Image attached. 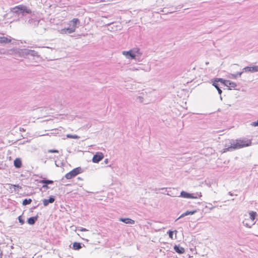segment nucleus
<instances>
[{"label":"nucleus","instance_id":"obj_34","mask_svg":"<svg viewBox=\"0 0 258 258\" xmlns=\"http://www.w3.org/2000/svg\"><path fill=\"white\" fill-rule=\"evenodd\" d=\"M48 153H58V151L55 149H50L48 151Z\"/></svg>","mask_w":258,"mask_h":258},{"label":"nucleus","instance_id":"obj_26","mask_svg":"<svg viewBox=\"0 0 258 258\" xmlns=\"http://www.w3.org/2000/svg\"><path fill=\"white\" fill-rule=\"evenodd\" d=\"M218 83L219 82L217 81V78H215L212 81V85L214 86L216 89H219V86Z\"/></svg>","mask_w":258,"mask_h":258},{"label":"nucleus","instance_id":"obj_29","mask_svg":"<svg viewBox=\"0 0 258 258\" xmlns=\"http://www.w3.org/2000/svg\"><path fill=\"white\" fill-rule=\"evenodd\" d=\"M175 232L176 233L177 232V231L176 230H175L174 231H171V230H168V232H167V233L169 235V237L171 238V239H173V233L174 232Z\"/></svg>","mask_w":258,"mask_h":258},{"label":"nucleus","instance_id":"obj_23","mask_svg":"<svg viewBox=\"0 0 258 258\" xmlns=\"http://www.w3.org/2000/svg\"><path fill=\"white\" fill-rule=\"evenodd\" d=\"M243 73V71L238 72L235 74H230L229 78L231 79H236L238 77H240L242 74Z\"/></svg>","mask_w":258,"mask_h":258},{"label":"nucleus","instance_id":"obj_6","mask_svg":"<svg viewBox=\"0 0 258 258\" xmlns=\"http://www.w3.org/2000/svg\"><path fill=\"white\" fill-rule=\"evenodd\" d=\"M122 53L125 55L126 57L128 59H138L139 57V55L134 52L132 49L127 51H123Z\"/></svg>","mask_w":258,"mask_h":258},{"label":"nucleus","instance_id":"obj_33","mask_svg":"<svg viewBox=\"0 0 258 258\" xmlns=\"http://www.w3.org/2000/svg\"><path fill=\"white\" fill-rule=\"evenodd\" d=\"M250 125L253 126H258V119L255 121L252 122Z\"/></svg>","mask_w":258,"mask_h":258},{"label":"nucleus","instance_id":"obj_16","mask_svg":"<svg viewBox=\"0 0 258 258\" xmlns=\"http://www.w3.org/2000/svg\"><path fill=\"white\" fill-rule=\"evenodd\" d=\"M11 42V39L5 36L0 37V44L5 45Z\"/></svg>","mask_w":258,"mask_h":258},{"label":"nucleus","instance_id":"obj_31","mask_svg":"<svg viewBox=\"0 0 258 258\" xmlns=\"http://www.w3.org/2000/svg\"><path fill=\"white\" fill-rule=\"evenodd\" d=\"M19 222L21 223V225H23L25 223L24 220L23 219L22 216H20L18 217Z\"/></svg>","mask_w":258,"mask_h":258},{"label":"nucleus","instance_id":"obj_38","mask_svg":"<svg viewBox=\"0 0 258 258\" xmlns=\"http://www.w3.org/2000/svg\"><path fill=\"white\" fill-rule=\"evenodd\" d=\"M42 187L44 188H48L49 187L48 186V184H43V185H42Z\"/></svg>","mask_w":258,"mask_h":258},{"label":"nucleus","instance_id":"obj_8","mask_svg":"<svg viewBox=\"0 0 258 258\" xmlns=\"http://www.w3.org/2000/svg\"><path fill=\"white\" fill-rule=\"evenodd\" d=\"M242 71L243 73H254L258 72V66H255L253 67H246L243 69Z\"/></svg>","mask_w":258,"mask_h":258},{"label":"nucleus","instance_id":"obj_25","mask_svg":"<svg viewBox=\"0 0 258 258\" xmlns=\"http://www.w3.org/2000/svg\"><path fill=\"white\" fill-rule=\"evenodd\" d=\"M132 50L134 51V52L136 53L137 54L139 55V57H138V60L139 59H140V57H141L142 53L141 52H140V49L138 48H136L132 49Z\"/></svg>","mask_w":258,"mask_h":258},{"label":"nucleus","instance_id":"obj_20","mask_svg":"<svg viewBox=\"0 0 258 258\" xmlns=\"http://www.w3.org/2000/svg\"><path fill=\"white\" fill-rule=\"evenodd\" d=\"M82 247V243L78 242H74L72 247V248L74 250H79Z\"/></svg>","mask_w":258,"mask_h":258},{"label":"nucleus","instance_id":"obj_43","mask_svg":"<svg viewBox=\"0 0 258 258\" xmlns=\"http://www.w3.org/2000/svg\"><path fill=\"white\" fill-rule=\"evenodd\" d=\"M199 197H202V195H201V193H200V195H199Z\"/></svg>","mask_w":258,"mask_h":258},{"label":"nucleus","instance_id":"obj_5","mask_svg":"<svg viewBox=\"0 0 258 258\" xmlns=\"http://www.w3.org/2000/svg\"><path fill=\"white\" fill-rule=\"evenodd\" d=\"M13 51L16 56L21 57H26L28 55V49L15 48L13 49Z\"/></svg>","mask_w":258,"mask_h":258},{"label":"nucleus","instance_id":"obj_1","mask_svg":"<svg viewBox=\"0 0 258 258\" xmlns=\"http://www.w3.org/2000/svg\"><path fill=\"white\" fill-rule=\"evenodd\" d=\"M229 143L230 144V145L225 146V148H224L222 151V153L232 151L234 150L240 149L245 147H248L251 145V142L250 140L245 141L236 140L234 141L232 140L230 141Z\"/></svg>","mask_w":258,"mask_h":258},{"label":"nucleus","instance_id":"obj_7","mask_svg":"<svg viewBox=\"0 0 258 258\" xmlns=\"http://www.w3.org/2000/svg\"><path fill=\"white\" fill-rule=\"evenodd\" d=\"M104 157V155L101 152H97L92 158V162L94 163H98L102 160Z\"/></svg>","mask_w":258,"mask_h":258},{"label":"nucleus","instance_id":"obj_19","mask_svg":"<svg viewBox=\"0 0 258 258\" xmlns=\"http://www.w3.org/2000/svg\"><path fill=\"white\" fill-rule=\"evenodd\" d=\"M14 165L16 168H20L22 165V161L20 158H17L14 161Z\"/></svg>","mask_w":258,"mask_h":258},{"label":"nucleus","instance_id":"obj_39","mask_svg":"<svg viewBox=\"0 0 258 258\" xmlns=\"http://www.w3.org/2000/svg\"><path fill=\"white\" fill-rule=\"evenodd\" d=\"M228 195L231 196H233L234 195L233 194V193H232L231 191H229L228 192Z\"/></svg>","mask_w":258,"mask_h":258},{"label":"nucleus","instance_id":"obj_36","mask_svg":"<svg viewBox=\"0 0 258 258\" xmlns=\"http://www.w3.org/2000/svg\"><path fill=\"white\" fill-rule=\"evenodd\" d=\"M243 225H244L245 226L247 227H249V228H250V227H251V226H249V225L247 223H245V222H244V221H243Z\"/></svg>","mask_w":258,"mask_h":258},{"label":"nucleus","instance_id":"obj_37","mask_svg":"<svg viewBox=\"0 0 258 258\" xmlns=\"http://www.w3.org/2000/svg\"><path fill=\"white\" fill-rule=\"evenodd\" d=\"M217 91H218V93H219L220 95H221V94H222V90H221L220 88H219V89H217Z\"/></svg>","mask_w":258,"mask_h":258},{"label":"nucleus","instance_id":"obj_11","mask_svg":"<svg viewBox=\"0 0 258 258\" xmlns=\"http://www.w3.org/2000/svg\"><path fill=\"white\" fill-rule=\"evenodd\" d=\"M59 32L61 34H71L75 32L74 31V27H68V28H64L63 29H61L59 30Z\"/></svg>","mask_w":258,"mask_h":258},{"label":"nucleus","instance_id":"obj_3","mask_svg":"<svg viewBox=\"0 0 258 258\" xmlns=\"http://www.w3.org/2000/svg\"><path fill=\"white\" fill-rule=\"evenodd\" d=\"M30 16L28 17L27 23L32 27H37L40 22V19L36 17L34 13H32L30 14Z\"/></svg>","mask_w":258,"mask_h":258},{"label":"nucleus","instance_id":"obj_22","mask_svg":"<svg viewBox=\"0 0 258 258\" xmlns=\"http://www.w3.org/2000/svg\"><path fill=\"white\" fill-rule=\"evenodd\" d=\"M29 55L32 56L39 57L38 52L34 50L28 49V55Z\"/></svg>","mask_w":258,"mask_h":258},{"label":"nucleus","instance_id":"obj_4","mask_svg":"<svg viewBox=\"0 0 258 258\" xmlns=\"http://www.w3.org/2000/svg\"><path fill=\"white\" fill-rule=\"evenodd\" d=\"M82 171L83 170L81 167H76L73 169L72 170H71V171H70L69 172H68V173H67L65 175V177L68 179H71L77 176L78 174L82 173Z\"/></svg>","mask_w":258,"mask_h":258},{"label":"nucleus","instance_id":"obj_9","mask_svg":"<svg viewBox=\"0 0 258 258\" xmlns=\"http://www.w3.org/2000/svg\"><path fill=\"white\" fill-rule=\"evenodd\" d=\"M180 197L184 198H187V199H197V197H195L194 196V194H190L188 192H187L185 191H181L180 192Z\"/></svg>","mask_w":258,"mask_h":258},{"label":"nucleus","instance_id":"obj_28","mask_svg":"<svg viewBox=\"0 0 258 258\" xmlns=\"http://www.w3.org/2000/svg\"><path fill=\"white\" fill-rule=\"evenodd\" d=\"M217 81L220 82L221 84L225 86L226 82H227V80H224L222 78H217Z\"/></svg>","mask_w":258,"mask_h":258},{"label":"nucleus","instance_id":"obj_42","mask_svg":"<svg viewBox=\"0 0 258 258\" xmlns=\"http://www.w3.org/2000/svg\"><path fill=\"white\" fill-rule=\"evenodd\" d=\"M214 208V207H211V208H210V210H212Z\"/></svg>","mask_w":258,"mask_h":258},{"label":"nucleus","instance_id":"obj_30","mask_svg":"<svg viewBox=\"0 0 258 258\" xmlns=\"http://www.w3.org/2000/svg\"><path fill=\"white\" fill-rule=\"evenodd\" d=\"M67 138H72V139H79V137L76 135H71V134H68L67 135Z\"/></svg>","mask_w":258,"mask_h":258},{"label":"nucleus","instance_id":"obj_12","mask_svg":"<svg viewBox=\"0 0 258 258\" xmlns=\"http://www.w3.org/2000/svg\"><path fill=\"white\" fill-rule=\"evenodd\" d=\"M80 23V21L78 18H74L71 21H70V25H71L72 24V26L71 27H74V31H75L76 28L77 27V25H79Z\"/></svg>","mask_w":258,"mask_h":258},{"label":"nucleus","instance_id":"obj_24","mask_svg":"<svg viewBox=\"0 0 258 258\" xmlns=\"http://www.w3.org/2000/svg\"><path fill=\"white\" fill-rule=\"evenodd\" d=\"M250 218L252 221H254L257 216V213L256 212L250 211L249 212Z\"/></svg>","mask_w":258,"mask_h":258},{"label":"nucleus","instance_id":"obj_14","mask_svg":"<svg viewBox=\"0 0 258 258\" xmlns=\"http://www.w3.org/2000/svg\"><path fill=\"white\" fill-rule=\"evenodd\" d=\"M119 221L128 224H134L135 223L134 220L129 218H120Z\"/></svg>","mask_w":258,"mask_h":258},{"label":"nucleus","instance_id":"obj_44","mask_svg":"<svg viewBox=\"0 0 258 258\" xmlns=\"http://www.w3.org/2000/svg\"><path fill=\"white\" fill-rule=\"evenodd\" d=\"M78 179H80V180L82 179H81V177H78Z\"/></svg>","mask_w":258,"mask_h":258},{"label":"nucleus","instance_id":"obj_21","mask_svg":"<svg viewBox=\"0 0 258 258\" xmlns=\"http://www.w3.org/2000/svg\"><path fill=\"white\" fill-rule=\"evenodd\" d=\"M40 183L44 184H52L53 183V181L49 179H47L45 178H44L42 180H40L39 182Z\"/></svg>","mask_w":258,"mask_h":258},{"label":"nucleus","instance_id":"obj_10","mask_svg":"<svg viewBox=\"0 0 258 258\" xmlns=\"http://www.w3.org/2000/svg\"><path fill=\"white\" fill-rule=\"evenodd\" d=\"M55 197L53 196H50L48 199H44L42 200L44 206H47L49 204H52L55 201Z\"/></svg>","mask_w":258,"mask_h":258},{"label":"nucleus","instance_id":"obj_2","mask_svg":"<svg viewBox=\"0 0 258 258\" xmlns=\"http://www.w3.org/2000/svg\"><path fill=\"white\" fill-rule=\"evenodd\" d=\"M12 12H13L14 13L18 14L19 16L21 15L24 17L25 16L26 14H31L32 13L29 8L23 5H20L15 7L12 9Z\"/></svg>","mask_w":258,"mask_h":258},{"label":"nucleus","instance_id":"obj_40","mask_svg":"<svg viewBox=\"0 0 258 258\" xmlns=\"http://www.w3.org/2000/svg\"><path fill=\"white\" fill-rule=\"evenodd\" d=\"M81 230L82 231H87V229L86 228H82Z\"/></svg>","mask_w":258,"mask_h":258},{"label":"nucleus","instance_id":"obj_27","mask_svg":"<svg viewBox=\"0 0 258 258\" xmlns=\"http://www.w3.org/2000/svg\"><path fill=\"white\" fill-rule=\"evenodd\" d=\"M32 202V200L31 199H25L23 201L22 204L24 206H26L30 204Z\"/></svg>","mask_w":258,"mask_h":258},{"label":"nucleus","instance_id":"obj_15","mask_svg":"<svg viewBox=\"0 0 258 258\" xmlns=\"http://www.w3.org/2000/svg\"><path fill=\"white\" fill-rule=\"evenodd\" d=\"M174 250L179 254H182L185 252L184 248L179 245H175L174 246Z\"/></svg>","mask_w":258,"mask_h":258},{"label":"nucleus","instance_id":"obj_18","mask_svg":"<svg viewBox=\"0 0 258 258\" xmlns=\"http://www.w3.org/2000/svg\"><path fill=\"white\" fill-rule=\"evenodd\" d=\"M225 86L229 87V89H232V88L235 89L237 86V84L233 82L227 80V82H226V84H225Z\"/></svg>","mask_w":258,"mask_h":258},{"label":"nucleus","instance_id":"obj_41","mask_svg":"<svg viewBox=\"0 0 258 258\" xmlns=\"http://www.w3.org/2000/svg\"><path fill=\"white\" fill-rule=\"evenodd\" d=\"M104 162L106 163V164H107L108 162V159H105L104 160Z\"/></svg>","mask_w":258,"mask_h":258},{"label":"nucleus","instance_id":"obj_13","mask_svg":"<svg viewBox=\"0 0 258 258\" xmlns=\"http://www.w3.org/2000/svg\"><path fill=\"white\" fill-rule=\"evenodd\" d=\"M197 210H192V211H186V212H185L184 213L182 214L177 219H176L175 221H177L179 219L183 218L185 216H188L189 215H193V214H195L196 213H197Z\"/></svg>","mask_w":258,"mask_h":258},{"label":"nucleus","instance_id":"obj_17","mask_svg":"<svg viewBox=\"0 0 258 258\" xmlns=\"http://www.w3.org/2000/svg\"><path fill=\"white\" fill-rule=\"evenodd\" d=\"M38 216L31 217L28 219L27 222L29 224L33 225L35 223V222L38 220Z\"/></svg>","mask_w":258,"mask_h":258},{"label":"nucleus","instance_id":"obj_32","mask_svg":"<svg viewBox=\"0 0 258 258\" xmlns=\"http://www.w3.org/2000/svg\"><path fill=\"white\" fill-rule=\"evenodd\" d=\"M136 100L140 103H143L144 98L142 96H139L137 97Z\"/></svg>","mask_w":258,"mask_h":258},{"label":"nucleus","instance_id":"obj_35","mask_svg":"<svg viewBox=\"0 0 258 258\" xmlns=\"http://www.w3.org/2000/svg\"><path fill=\"white\" fill-rule=\"evenodd\" d=\"M14 187H15V190L17 189V190H19V189H21V186H20L19 184L17 185H12Z\"/></svg>","mask_w":258,"mask_h":258}]
</instances>
